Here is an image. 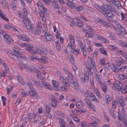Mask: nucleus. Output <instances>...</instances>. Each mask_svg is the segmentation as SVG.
I'll return each instance as SVG.
<instances>
[{
	"instance_id": "nucleus-51",
	"label": "nucleus",
	"mask_w": 127,
	"mask_h": 127,
	"mask_svg": "<svg viewBox=\"0 0 127 127\" xmlns=\"http://www.w3.org/2000/svg\"><path fill=\"white\" fill-rule=\"evenodd\" d=\"M74 8H75L78 11H80L83 9V7L81 6H79L78 7H76L75 6Z\"/></svg>"
},
{
	"instance_id": "nucleus-43",
	"label": "nucleus",
	"mask_w": 127,
	"mask_h": 127,
	"mask_svg": "<svg viewBox=\"0 0 127 127\" xmlns=\"http://www.w3.org/2000/svg\"><path fill=\"white\" fill-rule=\"evenodd\" d=\"M30 59L31 61H33L36 60H38V58L36 57V56L34 55V56H30Z\"/></svg>"
},
{
	"instance_id": "nucleus-30",
	"label": "nucleus",
	"mask_w": 127,
	"mask_h": 127,
	"mask_svg": "<svg viewBox=\"0 0 127 127\" xmlns=\"http://www.w3.org/2000/svg\"><path fill=\"white\" fill-rule=\"evenodd\" d=\"M69 49L70 50V52L74 53V54H75V55L76 56H77L79 53L78 50L77 51L74 49V48Z\"/></svg>"
},
{
	"instance_id": "nucleus-9",
	"label": "nucleus",
	"mask_w": 127,
	"mask_h": 127,
	"mask_svg": "<svg viewBox=\"0 0 127 127\" xmlns=\"http://www.w3.org/2000/svg\"><path fill=\"white\" fill-rule=\"evenodd\" d=\"M70 42L68 44V46L67 47L68 49H73L74 48V39L70 40Z\"/></svg>"
},
{
	"instance_id": "nucleus-57",
	"label": "nucleus",
	"mask_w": 127,
	"mask_h": 127,
	"mask_svg": "<svg viewBox=\"0 0 127 127\" xmlns=\"http://www.w3.org/2000/svg\"><path fill=\"white\" fill-rule=\"evenodd\" d=\"M92 100L93 101H95L97 103L99 102V100L96 98L95 96H93V97L92 98Z\"/></svg>"
},
{
	"instance_id": "nucleus-48",
	"label": "nucleus",
	"mask_w": 127,
	"mask_h": 127,
	"mask_svg": "<svg viewBox=\"0 0 127 127\" xmlns=\"http://www.w3.org/2000/svg\"><path fill=\"white\" fill-rule=\"evenodd\" d=\"M25 26H26V28H27L28 30L29 31H30V30L32 27V26L29 24V23L25 24Z\"/></svg>"
},
{
	"instance_id": "nucleus-36",
	"label": "nucleus",
	"mask_w": 127,
	"mask_h": 127,
	"mask_svg": "<svg viewBox=\"0 0 127 127\" xmlns=\"http://www.w3.org/2000/svg\"><path fill=\"white\" fill-rule=\"evenodd\" d=\"M119 101L120 105L123 108V107L125 105L124 100L123 99H119Z\"/></svg>"
},
{
	"instance_id": "nucleus-23",
	"label": "nucleus",
	"mask_w": 127,
	"mask_h": 127,
	"mask_svg": "<svg viewBox=\"0 0 127 127\" xmlns=\"http://www.w3.org/2000/svg\"><path fill=\"white\" fill-rule=\"evenodd\" d=\"M105 13H102L105 16H107L108 17H112L113 16V13L111 11H107L105 12Z\"/></svg>"
},
{
	"instance_id": "nucleus-45",
	"label": "nucleus",
	"mask_w": 127,
	"mask_h": 127,
	"mask_svg": "<svg viewBox=\"0 0 127 127\" xmlns=\"http://www.w3.org/2000/svg\"><path fill=\"white\" fill-rule=\"evenodd\" d=\"M32 114V113L29 112L27 114V119H28L29 122V123L30 122L31 120L32 119V118L31 117V116Z\"/></svg>"
},
{
	"instance_id": "nucleus-31",
	"label": "nucleus",
	"mask_w": 127,
	"mask_h": 127,
	"mask_svg": "<svg viewBox=\"0 0 127 127\" xmlns=\"http://www.w3.org/2000/svg\"><path fill=\"white\" fill-rule=\"evenodd\" d=\"M102 86V89L103 91L104 92H105L107 91V86L106 84L105 83H104L103 84H101V85Z\"/></svg>"
},
{
	"instance_id": "nucleus-24",
	"label": "nucleus",
	"mask_w": 127,
	"mask_h": 127,
	"mask_svg": "<svg viewBox=\"0 0 127 127\" xmlns=\"http://www.w3.org/2000/svg\"><path fill=\"white\" fill-rule=\"evenodd\" d=\"M23 22L25 24L30 23V20L28 18L26 15H25L23 18Z\"/></svg>"
},
{
	"instance_id": "nucleus-62",
	"label": "nucleus",
	"mask_w": 127,
	"mask_h": 127,
	"mask_svg": "<svg viewBox=\"0 0 127 127\" xmlns=\"http://www.w3.org/2000/svg\"><path fill=\"white\" fill-rule=\"evenodd\" d=\"M17 79L19 82H22L23 81V79L20 76H17Z\"/></svg>"
},
{
	"instance_id": "nucleus-64",
	"label": "nucleus",
	"mask_w": 127,
	"mask_h": 127,
	"mask_svg": "<svg viewBox=\"0 0 127 127\" xmlns=\"http://www.w3.org/2000/svg\"><path fill=\"white\" fill-rule=\"evenodd\" d=\"M17 56L18 57H19L23 59H25L26 58V57L25 56H24L23 55L20 54V53L18 54H17Z\"/></svg>"
},
{
	"instance_id": "nucleus-59",
	"label": "nucleus",
	"mask_w": 127,
	"mask_h": 127,
	"mask_svg": "<svg viewBox=\"0 0 127 127\" xmlns=\"http://www.w3.org/2000/svg\"><path fill=\"white\" fill-rule=\"evenodd\" d=\"M118 77L119 78L122 80L124 79L125 78V75L121 74H119L118 76Z\"/></svg>"
},
{
	"instance_id": "nucleus-35",
	"label": "nucleus",
	"mask_w": 127,
	"mask_h": 127,
	"mask_svg": "<svg viewBox=\"0 0 127 127\" xmlns=\"http://www.w3.org/2000/svg\"><path fill=\"white\" fill-rule=\"evenodd\" d=\"M89 72H86L85 73H84V78H85V79L86 81H88L89 80V74H90Z\"/></svg>"
},
{
	"instance_id": "nucleus-26",
	"label": "nucleus",
	"mask_w": 127,
	"mask_h": 127,
	"mask_svg": "<svg viewBox=\"0 0 127 127\" xmlns=\"http://www.w3.org/2000/svg\"><path fill=\"white\" fill-rule=\"evenodd\" d=\"M115 30L117 33L118 34L120 35L121 34V33L125 30L123 27H121L119 30L118 29H116Z\"/></svg>"
},
{
	"instance_id": "nucleus-25",
	"label": "nucleus",
	"mask_w": 127,
	"mask_h": 127,
	"mask_svg": "<svg viewBox=\"0 0 127 127\" xmlns=\"http://www.w3.org/2000/svg\"><path fill=\"white\" fill-rule=\"evenodd\" d=\"M68 19L71 23V24L70 25V26H72V25H75L76 23V24H77V23H76V22L75 23L74 22V21H73V19L72 18L70 17H69L68 18Z\"/></svg>"
},
{
	"instance_id": "nucleus-55",
	"label": "nucleus",
	"mask_w": 127,
	"mask_h": 127,
	"mask_svg": "<svg viewBox=\"0 0 127 127\" xmlns=\"http://www.w3.org/2000/svg\"><path fill=\"white\" fill-rule=\"evenodd\" d=\"M1 98L2 100V103L3 104V105L4 106L5 105H6V98L3 96H2Z\"/></svg>"
},
{
	"instance_id": "nucleus-42",
	"label": "nucleus",
	"mask_w": 127,
	"mask_h": 127,
	"mask_svg": "<svg viewBox=\"0 0 127 127\" xmlns=\"http://www.w3.org/2000/svg\"><path fill=\"white\" fill-rule=\"evenodd\" d=\"M104 69L105 71L107 70L109 67V63H107L106 64H104Z\"/></svg>"
},
{
	"instance_id": "nucleus-18",
	"label": "nucleus",
	"mask_w": 127,
	"mask_h": 127,
	"mask_svg": "<svg viewBox=\"0 0 127 127\" xmlns=\"http://www.w3.org/2000/svg\"><path fill=\"white\" fill-rule=\"evenodd\" d=\"M79 127H88V124L85 122H82L79 123L78 125Z\"/></svg>"
},
{
	"instance_id": "nucleus-12",
	"label": "nucleus",
	"mask_w": 127,
	"mask_h": 127,
	"mask_svg": "<svg viewBox=\"0 0 127 127\" xmlns=\"http://www.w3.org/2000/svg\"><path fill=\"white\" fill-rule=\"evenodd\" d=\"M84 100L85 103L87 104L89 107L92 108L93 109L94 108V106L91 103L89 100L87 98H85Z\"/></svg>"
},
{
	"instance_id": "nucleus-50",
	"label": "nucleus",
	"mask_w": 127,
	"mask_h": 127,
	"mask_svg": "<svg viewBox=\"0 0 127 127\" xmlns=\"http://www.w3.org/2000/svg\"><path fill=\"white\" fill-rule=\"evenodd\" d=\"M122 84H121V85H119V86H117V87L114 88V89L116 90L117 91H119L120 90H121L122 91V88L121 87V86H122Z\"/></svg>"
},
{
	"instance_id": "nucleus-22",
	"label": "nucleus",
	"mask_w": 127,
	"mask_h": 127,
	"mask_svg": "<svg viewBox=\"0 0 127 127\" xmlns=\"http://www.w3.org/2000/svg\"><path fill=\"white\" fill-rule=\"evenodd\" d=\"M18 37L20 40L23 41H28L29 40L28 38H26V36L24 35H19L18 36Z\"/></svg>"
},
{
	"instance_id": "nucleus-27",
	"label": "nucleus",
	"mask_w": 127,
	"mask_h": 127,
	"mask_svg": "<svg viewBox=\"0 0 127 127\" xmlns=\"http://www.w3.org/2000/svg\"><path fill=\"white\" fill-rule=\"evenodd\" d=\"M72 2L67 1L66 2L68 6L71 7V8H74L75 6L74 3H72Z\"/></svg>"
},
{
	"instance_id": "nucleus-13",
	"label": "nucleus",
	"mask_w": 127,
	"mask_h": 127,
	"mask_svg": "<svg viewBox=\"0 0 127 127\" xmlns=\"http://www.w3.org/2000/svg\"><path fill=\"white\" fill-rule=\"evenodd\" d=\"M29 94L32 97L35 98H36L38 96V95L37 93L33 91V90L32 91H29Z\"/></svg>"
},
{
	"instance_id": "nucleus-38",
	"label": "nucleus",
	"mask_w": 127,
	"mask_h": 127,
	"mask_svg": "<svg viewBox=\"0 0 127 127\" xmlns=\"http://www.w3.org/2000/svg\"><path fill=\"white\" fill-rule=\"evenodd\" d=\"M59 122L60 123L62 127L64 126V125H66L64 120L61 118H59Z\"/></svg>"
},
{
	"instance_id": "nucleus-32",
	"label": "nucleus",
	"mask_w": 127,
	"mask_h": 127,
	"mask_svg": "<svg viewBox=\"0 0 127 127\" xmlns=\"http://www.w3.org/2000/svg\"><path fill=\"white\" fill-rule=\"evenodd\" d=\"M82 102L81 101H78L76 102V105L78 108H81L82 107Z\"/></svg>"
},
{
	"instance_id": "nucleus-56",
	"label": "nucleus",
	"mask_w": 127,
	"mask_h": 127,
	"mask_svg": "<svg viewBox=\"0 0 127 127\" xmlns=\"http://www.w3.org/2000/svg\"><path fill=\"white\" fill-rule=\"evenodd\" d=\"M0 16L1 18L6 21H8V19L7 18L5 17V15L3 14L0 13Z\"/></svg>"
},
{
	"instance_id": "nucleus-52",
	"label": "nucleus",
	"mask_w": 127,
	"mask_h": 127,
	"mask_svg": "<svg viewBox=\"0 0 127 127\" xmlns=\"http://www.w3.org/2000/svg\"><path fill=\"white\" fill-rule=\"evenodd\" d=\"M92 120L95 123H98L99 122V121L98 119L94 117L92 118Z\"/></svg>"
},
{
	"instance_id": "nucleus-49",
	"label": "nucleus",
	"mask_w": 127,
	"mask_h": 127,
	"mask_svg": "<svg viewBox=\"0 0 127 127\" xmlns=\"http://www.w3.org/2000/svg\"><path fill=\"white\" fill-rule=\"evenodd\" d=\"M120 45L122 46L127 47V43L124 41H122L120 42Z\"/></svg>"
},
{
	"instance_id": "nucleus-11",
	"label": "nucleus",
	"mask_w": 127,
	"mask_h": 127,
	"mask_svg": "<svg viewBox=\"0 0 127 127\" xmlns=\"http://www.w3.org/2000/svg\"><path fill=\"white\" fill-rule=\"evenodd\" d=\"M41 83L43 84L44 88L49 90L51 89V87L49 83L43 81H41Z\"/></svg>"
},
{
	"instance_id": "nucleus-44",
	"label": "nucleus",
	"mask_w": 127,
	"mask_h": 127,
	"mask_svg": "<svg viewBox=\"0 0 127 127\" xmlns=\"http://www.w3.org/2000/svg\"><path fill=\"white\" fill-rule=\"evenodd\" d=\"M35 84L38 87L41 89H42L43 88L42 87L40 83L38 81H35Z\"/></svg>"
},
{
	"instance_id": "nucleus-40",
	"label": "nucleus",
	"mask_w": 127,
	"mask_h": 127,
	"mask_svg": "<svg viewBox=\"0 0 127 127\" xmlns=\"http://www.w3.org/2000/svg\"><path fill=\"white\" fill-rule=\"evenodd\" d=\"M121 83L119 81H116L113 84L114 88L117 87V86H119V85H121Z\"/></svg>"
},
{
	"instance_id": "nucleus-14",
	"label": "nucleus",
	"mask_w": 127,
	"mask_h": 127,
	"mask_svg": "<svg viewBox=\"0 0 127 127\" xmlns=\"http://www.w3.org/2000/svg\"><path fill=\"white\" fill-rule=\"evenodd\" d=\"M121 66H118L116 65V63H115V65H113V70L115 72H118L119 70H121Z\"/></svg>"
},
{
	"instance_id": "nucleus-46",
	"label": "nucleus",
	"mask_w": 127,
	"mask_h": 127,
	"mask_svg": "<svg viewBox=\"0 0 127 127\" xmlns=\"http://www.w3.org/2000/svg\"><path fill=\"white\" fill-rule=\"evenodd\" d=\"M56 44V47L57 49L60 50L61 49V46L60 43L58 41L55 42Z\"/></svg>"
},
{
	"instance_id": "nucleus-20",
	"label": "nucleus",
	"mask_w": 127,
	"mask_h": 127,
	"mask_svg": "<svg viewBox=\"0 0 127 127\" xmlns=\"http://www.w3.org/2000/svg\"><path fill=\"white\" fill-rule=\"evenodd\" d=\"M57 102L58 100L56 98L52 99L51 102L52 106L53 107H56L57 106Z\"/></svg>"
},
{
	"instance_id": "nucleus-53",
	"label": "nucleus",
	"mask_w": 127,
	"mask_h": 127,
	"mask_svg": "<svg viewBox=\"0 0 127 127\" xmlns=\"http://www.w3.org/2000/svg\"><path fill=\"white\" fill-rule=\"evenodd\" d=\"M109 113L111 114V116L113 117L115 119L116 118L115 115L114 114V112L111 109H109Z\"/></svg>"
},
{
	"instance_id": "nucleus-63",
	"label": "nucleus",
	"mask_w": 127,
	"mask_h": 127,
	"mask_svg": "<svg viewBox=\"0 0 127 127\" xmlns=\"http://www.w3.org/2000/svg\"><path fill=\"white\" fill-rule=\"evenodd\" d=\"M86 36L87 37L91 38L93 36V34H89L88 33H87L86 34Z\"/></svg>"
},
{
	"instance_id": "nucleus-17",
	"label": "nucleus",
	"mask_w": 127,
	"mask_h": 127,
	"mask_svg": "<svg viewBox=\"0 0 127 127\" xmlns=\"http://www.w3.org/2000/svg\"><path fill=\"white\" fill-rule=\"evenodd\" d=\"M20 67L21 70L23 68H24L30 72H31L32 71V70L31 69V68L29 67V66L26 64H23L21 66L20 65Z\"/></svg>"
},
{
	"instance_id": "nucleus-54",
	"label": "nucleus",
	"mask_w": 127,
	"mask_h": 127,
	"mask_svg": "<svg viewBox=\"0 0 127 127\" xmlns=\"http://www.w3.org/2000/svg\"><path fill=\"white\" fill-rule=\"evenodd\" d=\"M27 85L30 89L29 90L30 91H32V90H33L34 89V88L32 87V84H31L28 83H27Z\"/></svg>"
},
{
	"instance_id": "nucleus-47",
	"label": "nucleus",
	"mask_w": 127,
	"mask_h": 127,
	"mask_svg": "<svg viewBox=\"0 0 127 127\" xmlns=\"http://www.w3.org/2000/svg\"><path fill=\"white\" fill-rule=\"evenodd\" d=\"M122 92L124 94L127 93V85H126L124 88H122Z\"/></svg>"
},
{
	"instance_id": "nucleus-39",
	"label": "nucleus",
	"mask_w": 127,
	"mask_h": 127,
	"mask_svg": "<svg viewBox=\"0 0 127 127\" xmlns=\"http://www.w3.org/2000/svg\"><path fill=\"white\" fill-rule=\"evenodd\" d=\"M99 50L101 53L106 55L107 54V53L106 51L104 50L103 48H100L99 49Z\"/></svg>"
},
{
	"instance_id": "nucleus-19",
	"label": "nucleus",
	"mask_w": 127,
	"mask_h": 127,
	"mask_svg": "<svg viewBox=\"0 0 127 127\" xmlns=\"http://www.w3.org/2000/svg\"><path fill=\"white\" fill-rule=\"evenodd\" d=\"M52 84L54 87L55 91H58V87L59 86L58 82L56 81L53 80Z\"/></svg>"
},
{
	"instance_id": "nucleus-37",
	"label": "nucleus",
	"mask_w": 127,
	"mask_h": 127,
	"mask_svg": "<svg viewBox=\"0 0 127 127\" xmlns=\"http://www.w3.org/2000/svg\"><path fill=\"white\" fill-rule=\"evenodd\" d=\"M105 101L108 104L110 102L111 100V98L108 95H106L105 97Z\"/></svg>"
},
{
	"instance_id": "nucleus-41",
	"label": "nucleus",
	"mask_w": 127,
	"mask_h": 127,
	"mask_svg": "<svg viewBox=\"0 0 127 127\" xmlns=\"http://www.w3.org/2000/svg\"><path fill=\"white\" fill-rule=\"evenodd\" d=\"M114 4L117 7H119L121 6L120 2L118 0H115Z\"/></svg>"
},
{
	"instance_id": "nucleus-7",
	"label": "nucleus",
	"mask_w": 127,
	"mask_h": 127,
	"mask_svg": "<svg viewBox=\"0 0 127 127\" xmlns=\"http://www.w3.org/2000/svg\"><path fill=\"white\" fill-rule=\"evenodd\" d=\"M78 45L82 50L84 55L85 56L86 55L87 53L86 49L85 48V46L83 43L81 41H79L78 42Z\"/></svg>"
},
{
	"instance_id": "nucleus-6",
	"label": "nucleus",
	"mask_w": 127,
	"mask_h": 127,
	"mask_svg": "<svg viewBox=\"0 0 127 127\" xmlns=\"http://www.w3.org/2000/svg\"><path fill=\"white\" fill-rule=\"evenodd\" d=\"M43 33V35L44 34L46 39L48 41H54L55 40L54 36L51 35L49 33H47L46 32H44Z\"/></svg>"
},
{
	"instance_id": "nucleus-3",
	"label": "nucleus",
	"mask_w": 127,
	"mask_h": 127,
	"mask_svg": "<svg viewBox=\"0 0 127 127\" xmlns=\"http://www.w3.org/2000/svg\"><path fill=\"white\" fill-rule=\"evenodd\" d=\"M36 31L38 35H43V33H44V31L42 28V26L41 23L38 22L36 24Z\"/></svg>"
},
{
	"instance_id": "nucleus-4",
	"label": "nucleus",
	"mask_w": 127,
	"mask_h": 127,
	"mask_svg": "<svg viewBox=\"0 0 127 127\" xmlns=\"http://www.w3.org/2000/svg\"><path fill=\"white\" fill-rule=\"evenodd\" d=\"M3 38L7 43L10 44L12 41V38L9 35H8L5 32H4L3 35Z\"/></svg>"
},
{
	"instance_id": "nucleus-5",
	"label": "nucleus",
	"mask_w": 127,
	"mask_h": 127,
	"mask_svg": "<svg viewBox=\"0 0 127 127\" xmlns=\"http://www.w3.org/2000/svg\"><path fill=\"white\" fill-rule=\"evenodd\" d=\"M86 67L87 69L89 70L88 72H90V75L93 74L94 71L96 69L95 64H89L86 66Z\"/></svg>"
},
{
	"instance_id": "nucleus-58",
	"label": "nucleus",
	"mask_w": 127,
	"mask_h": 127,
	"mask_svg": "<svg viewBox=\"0 0 127 127\" xmlns=\"http://www.w3.org/2000/svg\"><path fill=\"white\" fill-rule=\"evenodd\" d=\"M3 65L6 71H9V68L4 63H3Z\"/></svg>"
},
{
	"instance_id": "nucleus-15",
	"label": "nucleus",
	"mask_w": 127,
	"mask_h": 127,
	"mask_svg": "<svg viewBox=\"0 0 127 127\" xmlns=\"http://www.w3.org/2000/svg\"><path fill=\"white\" fill-rule=\"evenodd\" d=\"M118 61H117L116 63V65L118 66H121V64H124L125 63V61L121 58H119L118 60Z\"/></svg>"
},
{
	"instance_id": "nucleus-29",
	"label": "nucleus",
	"mask_w": 127,
	"mask_h": 127,
	"mask_svg": "<svg viewBox=\"0 0 127 127\" xmlns=\"http://www.w3.org/2000/svg\"><path fill=\"white\" fill-rule=\"evenodd\" d=\"M38 61L40 63H45L47 62L46 58L45 57H42L40 58H38Z\"/></svg>"
},
{
	"instance_id": "nucleus-33",
	"label": "nucleus",
	"mask_w": 127,
	"mask_h": 127,
	"mask_svg": "<svg viewBox=\"0 0 127 127\" xmlns=\"http://www.w3.org/2000/svg\"><path fill=\"white\" fill-rule=\"evenodd\" d=\"M71 84L73 85L74 88L77 91H78L79 90V87L77 83L74 81Z\"/></svg>"
},
{
	"instance_id": "nucleus-2",
	"label": "nucleus",
	"mask_w": 127,
	"mask_h": 127,
	"mask_svg": "<svg viewBox=\"0 0 127 127\" xmlns=\"http://www.w3.org/2000/svg\"><path fill=\"white\" fill-rule=\"evenodd\" d=\"M112 6L110 5H107L105 6V8L102 6H97V9L101 13H105V12L109 11L111 10Z\"/></svg>"
},
{
	"instance_id": "nucleus-16",
	"label": "nucleus",
	"mask_w": 127,
	"mask_h": 127,
	"mask_svg": "<svg viewBox=\"0 0 127 127\" xmlns=\"http://www.w3.org/2000/svg\"><path fill=\"white\" fill-rule=\"evenodd\" d=\"M4 27L5 28H7L8 29H12L14 31H16V32H19V31L11 25H4Z\"/></svg>"
},
{
	"instance_id": "nucleus-34",
	"label": "nucleus",
	"mask_w": 127,
	"mask_h": 127,
	"mask_svg": "<svg viewBox=\"0 0 127 127\" xmlns=\"http://www.w3.org/2000/svg\"><path fill=\"white\" fill-rule=\"evenodd\" d=\"M68 58L69 60V62L72 64H73L74 63V58L71 55L68 56Z\"/></svg>"
},
{
	"instance_id": "nucleus-28",
	"label": "nucleus",
	"mask_w": 127,
	"mask_h": 127,
	"mask_svg": "<svg viewBox=\"0 0 127 127\" xmlns=\"http://www.w3.org/2000/svg\"><path fill=\"white\" fill-rule=\"evenodd\" d=\"M39 54H41L42 55H46V53H45V51H43L42 49L41 50L39 48H37L36 51Z\"/></svg>"
},
{
	"instance_id": "nucleus-60",
	"label": "nucleus",
	"mask_w": 127,
	"mask_h": 127,
	"mask_svg": "<svg viewBox=\"0 0 127 127\" xmlns=\"http://www.w3.org/2000/svg\"><path fill=\"white\" fill-rule=\"evenodd\" d=\"M115 25L116 27L120 29L122 27L121 26V24L117 22H115Z\"/></svg>"
},
{
	"instance_id": "nucleus-10",
	"label": "nucleus",
	"mask_w": 127,
	"mask_h": 127,
	"mask_svg": "<svg viewBox=\"0 0 127 127\" xmlns=\"http://www.w3.org/2000/svg\"><path fill=\"white\" fill-rule=\"evenodd\" d=\"M32 45H30L27 46L26 47V49L31 54L37 53L36 51H34L32 49Z\"/></svg>"
},
{
	"instance_id": "nucleus-8",
	"label": "nucleus",
	"mask_w": 127,
	"mask_h": 127,
	"mask_svg": "<svg viewBox=\"0 0 127 127\" xmlns=\"http://www.w3.org/2000/svg\"><path fill=\"white\" fill-rule=\"evenodd\" d=\"M8 54L9 57L14 60H17L18 59L17 55L15 53L11 51L9 52Z\"/></svg>"
},
{
	"instance_id": "nucleus-1",
	"label": "nucleus",
	"mask_w": 127,
	"mask_h": 127,
	"mask_svg": "<svg viewBox=\"0 0 127 127\" xmlns=\"http://www.w3.org/2000/svg\"><path fill=\"white\" fill-rule=\"evenodd\" d=\"M73 77L72 75L70 74L66 78L65 81V84H64V85L66 86L67 87H69L70 86V83H72L74 81Z\"/></svg>"
},
{
	"instance_id": "nucleus-61",
	"label": "nucleus",
	"mask_w": 127,
	"mask_h": 127,
	"mask_svg": "<svg viewBox=\"0 0 127 127\" xmlns=\"http://www.w3.org/2000/svg\"><path fill=\"white\" fill-rule=\"evenodd\" d=\"M96 21L99 22H100L101 23H103L104 20H102L101 19L97 18L96 19Z\"/></svg>"
},
{
	"instance_id": "nucleus-21",
	"label": "nucleus",
	"mask_w": 127,
	"mask_h": 127,
	"mask_svg": "<svg viewBox=\"0 0 127 127\" xmlns=\"http://www.w3.org/2000/svg\"><path fill=\"white\" fill-rule=\"evenodd\" d=\"M39 14L41 18V19L43 21H45L46 20L45 17L44 15V13L43 11H41L39 13Z\"/></svg>"
}]
</instances>
